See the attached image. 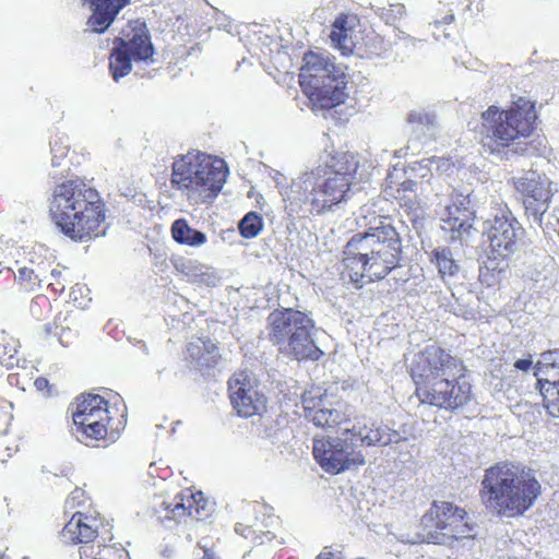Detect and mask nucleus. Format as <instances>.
Instances as JSON below:
<instances>
[{"mask_svg":"<svg viewBox=\"0 0 559 559\" xmlns=\"http://www.w3.org/2000/svg\"><path fill=\"white\" fill-rule=\"evenodd\" d=\"M358 156L350 152H336L323 165L300 174L282 192L292 212L322 215L347 202L353 193Z\"/></svg>","mask_w":559,"mask_h":559,"instance_id":"nucleus-1","label":"nucleus"},{"mask_svg":"<svg viewBox=\"0 0 559 559\" xmlns=\"http://www.w3.org/2000/svg\"><path fill=\"white\" fill-rule=\"evenodd\" d=\"M464 374L463 361L437 345L426 346L411 365L420 403L447 411L461 408L472 399V385Z\"/></svg>","mask_w":559,"mask_h":559,"instance_id":"nucleus-2","label":"nucleus"},{"mask_svg":"<svg viewBox=\"0 0 559 559\" xmlns=\"http://www.w3.org/2000/svg\"><path fill=\"white\" fill-rule=\"evenodd\" d=\"M402 240L391 224L352 236L343 249V264L356 287L384 278L401 262Z\"/></svg>","mask_w":559,"mask_h":559,"instance_id":"nucleus-3","label":"nucleus"},{"mask_svg":"<svg viewBox=\"0 0 559 559\" xmlns=\"http://www.w3.org/2000/svg\"><path fill=\"white\" fill-rule=\"evenodd\" d=\"M49 214L60 231L74 241L105 236L104 203L98 192L79 180L58 185L49 200Z\"/></svg>","mask_w":559,"mask_h":559,"instance_id":"nucleus-4","label":"nucleus"},{"mask_svg":"<svg viewBox=\"0 0 559 559\" xmlns=\"http://www.w3.org/2000/svg\"><path fill=\"white\" fill-rule=\"evenodd\" d=\"M540 493L542 486L532 468L498 463L485 471L479 496L488 512L511 519L522 516Z\"/></svg>","mask_w":559,"mask_h":559,"instance_id":"nucleus-5","label":"nucleus"},{"mask_svg":"<svg viewBox=\"0 0 559 559\" xmlns=\"http://www.w3.org/2000/svg\"><path fill=\"white\" fill-rule=\"evenodd\" d=\"M536 118L534 104L523 97L514 102L509 110L490 106L481 115L484 151L506 159L524 155L528 147L522 139L530 136Z\"/></svg>","mask_w":559,"mask_h":559,"instance_id":"nucleus-6","label":"nucleus"},{"mask_svg":"<svg viewBox=\"0 0 559 559\" xmlns=\"http://www.w3.org/2000/svg\"><path fill=\"white\" fill-rule=\"evenodd\" d=\"M228 175L222 159H213L202 152H188L177 157L171 166L170 186L190 203L199 204L215 198Z\"/></svg>","mask_w":559,"mask_h":559,"instance_id":"nucleus-7","label":"nucleus"},{"mask_svg":"<svg viewBox=\"0 0 559 559\" xmlns=\"http://www.w3.org/2000/svg\"><path fill=\"white\" fill-rule=\"evenodd\" d=\"M267 331L269 341L285 356L317 361L324 355L317 344L319 330L302 311L293 308L272 311L267 317Z\"/></svg>","mask_w":559,"mask_h":559,"instance_id":"nucleus-8","label":"nucleus"},{"mask_svg":"<svg viewBox=\"0 0 559 559\" xmlns=\"http://www.w3.org/2000/svg\"><path fill=\"white\" fill-rule=\"evenodd\" d=\"M304 60L299 80L314 106L330 109L345 103L348 80L344 69L322 53H306Z\"/></svg>","mask_w":559,"mask_h":559,"instance_id":"nucleus-9","label":"nucleus"},{"mask_svg":"<svg viewBox=\"0 0 559 559\" xmlns=\"http://www.w3.org/2000/svg\"><path fill=\"white\" fill-rule=\"evenodd\" d=\"M419 539L425 543L447 545L471 536L473 527L466 521V512L448 501H433L421 518Z\"/></svg>","mask_w":559,"mask_h":559,"instance_id":"nucleus-10","label":"nucleus"},{"mask_svg":"<svg viewBox=\"0 0 559 559\" xmlns=\"http://www.w3.org/2000/svg\"><path fill=\"white\" fill-rule=\"evenodd\" d=\"M123 36L115 38L110 53L109 69L115 81L131 72L132 61H147L154 55V47L144 22L134 21Z\"/></svg>","mask_w":559,"mask_h":559,"instance_id":"nucleus-11","label":"nucleus"},{"mask_svg":"<svg viewBox=\"0 0 559 559\" xmlns=\"http://www.w3.org/2000/svg\"><path fill=\"white\" fill-rule=\"evenodd\" d=\"M312 453L321 468L330 474H338L366 462L349 429L337 437L314 438Z\"/></svg>","mask_w":559,"mask_h":559,"instance_id":"nucleus-12","label":"nucleus"},{"mask_svg":"<svg viewBox=\"0 0 559 559\" xmlns=\"http://www.w3.org/2000/svg\"><path fill=\"white\" fill-rule=\"evenodd\" d=\"M513 185L521 195L525 215L531 223L540 227L545 234H550L551 230L556 231V227L551 223L544 225V217L555 193L554 183L546 175L530 170L522 176L514 177Z\"/></svg>","mask_w":559,"mask_h":559,"instance_id":"nucleus-13","label":"nucleus"},{"mask_svg":"<svg viewBox=\"0 0 559 559\" xmlns=\"http://www.w3.org/2000/svg\"><path fill=\"white\" fill-rule=\"evenodd\" d=\"M477 201L473 192L453 189L440 212L441 228L452 241H467L476 231Z\"/></svg>","mask_w":559,"mask_h":559,"instance_id":"nucleus-14","label":"nucleus"},{"mask_svg":"<svg viewBox=\"0 0 559 559\" xmlns=\"http://www.w3.org/2000/svg\"><path fill=\"white\" fill-rule=\"evenodd\" d=\"M488 223L487 235L493 257L488 258L489 261L486 267L492 271L497 269L501 271L503 267L499 266V262H496V260L498 258L504 259L516 251L518 243L524 235V229L508 210L501 211Z\"/></svg>","mask_w":559,"mask_h":559,"instance_id":"nucleus-15","label":"nucleus"},{"mask_svg":"<svg viewBox=\"0 0 559 559\" xmlns=\"http://www.w3.org/2000/svg\"><path fill=\"white\" fill-rule=\"evenodd\" d=\"M409 136L405 146L395 151V157L418 155L424 146L433 141L440 130L437 115L426 108L412 109L406 116Z\"/></svg>","mask_w":559,"mask_h":559,"instance_id":"nucleus-16","label":"nucleus"},{"mask_svg":"<svg viewBox=\"0 0 559 559\" xmlns=\"http://www.w3.org/2000/svg\"><path fill=\"white\" fill-rule=\"evenodd\" d=\"M229 399L234 409L242 417L261 415L266 397L258 390V381L247 371H239L228 381Z\"/></svg>","mask_w":559,"mask_h":559,"instance_id":"nucleus-17","label":"nucleus"},{"mask_svg":"<svg viewBox=\"0 0 559 559\" xmlns=\"http://www.w3.org/2000/svg\"><path fill=\"white\" fill-rule=\"evenodd\" d=\"M544 368H559V348L540 354L535 366V376H538ZM536 386L543 396L544 407L548 415L555 419V425L559 426V378L552 381L537 378Z\"/></svg>","mask_w":559,"mask_h":559,"instance_id":"nucleus-18","label":"nucleus"},{"mask_svg":"<svg viewBox=\"0 0 559 559\" xmlns=\"http://www.w3.org/2000/svg\"><path fill=\"white\" fill-rule=\"evenodd\" d=\"M356 447H386L405 441L406 438L395 429L381 421H372L362 427L354 426L352 429Z\"/></svg>","mask_w":559,"mask_h":559,"instance_id":"nucleus-19","label":"nucleus"},{"mask_svg":"<svg viewBox=\"0 0 559 559\" xmlns=\"http://www.w3.org/2000/svg\"><path fill=\"white\" fill-rule=\"evenodd\" d=\"M92 11L86 25L93 33H104L130 0H85Z\"/></svg>","mask_w":559,"mask_h":559,"instance_id":"nucleus-20","label":"nucleus"},{"mask_svg":"<svg viewBox=\"0 0 559 559\" xmlns=\"http://www.w3.org/2000/svg\"><path fill=\"white\" fill-rule=\"evenodd\" d=\"M163 509L167 512L166 516L178 520L188 514L197 520L206 518L210 513L209 503L203 501L202 492L188 495L187 497H176L174 501H163Z\"/></svg>","mask_w":559,"mask_h":559,"instance_id":"nucleus-21","label":"nucleus"},{"mask_svg":"<svg viewBox=\"0 0 559 559\" xmlns=\"http://www.w3.org/2000/svg\"><path fill=\"white\" fill-rule=\"evenodd\" d=\"M302 409L304 417L317 427L333 428L343 420L340 411L325 407L322 397L316 399L310 394L302 395Z\"/></svg>","mask_w":559,"mask_h":559,"instance_id":"nucleus-22","label":"nucleus"},{"mask_svg":"<svg viewBox=\"0 0 559 559\" xmlns=\"http://www.w3.org/2000/svg\"><path fill=\"white\" fill-rule=\"evenodd\" d=\"M97 520L81 512L72 515L61 532L64 544H86L97 536Z\"/></svg>","mask_w":559,"mask_h":559,"instance_id":"nucleus-23","label":"nucleus"},{"mask_svg":"<svg viewBox=\"0 0 559 559\" xmlns=\"http://www.w3.org/2000/svg\"><path fill=\"white\" fill-rule=\"evenodd\" d=\"M276 524L277 521L274 516L262 512L261 516H255L251 524L237 523L235 532L254 545H263L271 543L275 538V533L272 528Z\"/></svg>","mask_w":559,"mask_h":559,"instance_id":"nucleus-24","label":"nucleus"},{"mask_svg":"<svg viewBox=\"0 0 559 559\" xmlns=\"http://www.w3.org/2000/svg\"><path fill=\"white\" fill-rule=\"evenodd\" d=\"M73 421L109 423L108 402L97 394L83 396L72 415Z\"/></svg>","mask_w":559,"mask_h":559,"instance_id":"nucleus-25","label":"nucleus"},{"mask_svg":"<svg viewBox=\"0 0 559 559\" xmlns=\"http://www.w3.org/2000/svg\"><path fill=\"white\" fill-rule=\"evenodd\" d=\"M218 358V348L211 340L198 338L187 346L186 359L197 369L214 367Z\"/></svg>","mask_w":559,"mask_h":559,"instance_id":"nucleus-26","label":"nucleus"},{"mask_svg":"<svg viewBox=\"0 0 559 559\" xmlns=\"http://www.w3.org/2000/svg\"><path fill=\"white\" fill-rule=\"evenodd\" d=\"M429 260L437 267L440 278L447 285L459 278L461 265L449 247L442 246L432 249Z\"/></svg>","mask_w":559,"mask_h":559,"instance_id":"nucleus-27","label":"nucleus"},{"mask_svg":"<svg viewBox=\"0 0 559 559\" xmlns=\"http://www.w3.org/2000/svg\"><path fill=\"white\" fill-rule=\"evenodd\" d=\"M171 236L180 245L200 247L206 242V235L189 226L186 219H176L171 225Z\"/></svg>","mask_w":559,"mask_h":559,"instance_id":"nucleus-28","label":"nucleus"},{"mask_svg":"<svg viewBox=\"0 0 559 559\" xmlns=\"http://www.w3.org/2000/svg\"><path fill=\"white\" fill-rule=\"evenodd\" d=\"M73 435L76 440L90 445L94 441L107 438L109 423L73 421Z\"/></svg>","mask_w":559,"mask_h":559,"instance_id":"nucleus-29","label":"nucleus"},{"mask_svg":"<svg viewBox=\"0 0 559 559\" xmlns=\"http://www.w3.org/2000/svg\"><path fill=\"white\" fill-rule=\"evenodd\" d=\"M347 15H338L332 24L330 38L343 52H350L353 50V40L349 33L352 28L347 27Z\"/></svg>","mask_w":559,"mask_h":559,"instance_id":"nucleus-30","label":"nucleus"},{"mask_svg":"<svg viewBox=\"0 0 559 559\" xmlns=\"http://www.w3.org/2000/svg\"><path fill=\"white\" fill-rule=\"evenodd\" d=\"M29 262L34 264V266L20 267L16 277L20 282L29 283L31 288H34V286H40L43 282L48 281V275L44 262L35 264L33 259H29Z\"/></svg>","mask_w":559,"mask_h":559,"instance_id":"nucleus-31","label":"nucleus"},{"mask_svg":"<svg viewBox=\"0 0 559 559\" xmlns=\"http://www.w3.org/2000/svg\"><path fill=\"white\" fill-rule=\"evenodd\" d=\"M263 228L262 216L257 212L247 213L239 222L238 229L242 237L254 238Z\"/></svg>","mask_w":559,"mask_h":559,"instance_id":"nucleus-32","label":"nucleus"},{"mask_svg":"<svg viewBox=\"0 0 559 559\" xmlns=\"http://www.w3.org/2000/svg\"><path fill=\"white\" fill-rule=\"evenodd\" d=\"M187 275L190 276L194 282L204 284L206 286H216L219 282V277L213 271L212 267L206 265L189 266Z\"/></svg>","mask_w":559,"mask_h":559,"instance_id":"nucleus-33","label":"nucleus"},{"mask_svg":"<svg viewBox=\"0 0 559 559\" xmlns=\"http://www.w3.org/2000/svg\"><path fill=\"white\" fill-rule=\"evenodd\" d=\"M379 14L388 25H394L405 14V7L401 3L390 4L382 8Z\"/></svg>","mask_w":559,"mask_h":559,"instance_id":"nucleus-34","label":"nucleus"},{"mask_svg":"<svg viewBox=\"0 0 559 559\" xmlns=\"http://www.w3.org/2000/svg\"><path fill=\"white\" fill-rule=\"evenodd\" d=\"M51 147V165L53 167H59L61 165V159L67 156L68 153V144L64 143L62 138L55 139L50 142Z\"/></svg>","mask_w":559,"mask_h":559,"instance_id":"nucleus-35","label":"nucleus"},{"mask_svg":"<svg viewBox=\"0 0 559 559\" xmlns=\"http://www.w3.org/2000/svg\"><path fill=\"white\" fill-rule=\"evenodd\" d=\"M48 281L45 283L48 284L55 292L62 293L64 290V284L59 282V277L61 276V271L57 269H52L49 273L47 272Z\"/></svg>","mask_w":559,"mask_h":559,"instance_id":"nucleus-36","label":"nucleus"},{"mask_svg":"<svg viewBox=\"0 0 559 559\" xmlns=\"http://www.w3.org/2000/svg\"><path fill=\"white\" fill-rule=\"evenodd\" d=\"M533 366V360L531 358L518 359L514 362V367L518 370L527 371Z\"/></svg>","mask_w":559,"mask_h":559,"instance_id":"nucleus-37","label":"nucleus"},{"mask_svg":"<svg viewBox=\"0 0 559 559\" xmlns=\"http://www.w3.org/2000/svg\"><path fill=\"white\" fill-rule=\"evenodd\" d=\"M334 552L329 547H324L318 555L317 559H334Z\"/></svg>","mask_w":559,"mask_h":559,"instance_id":"nucleus-38","label":"nucleus"},{"mask_svg":"<svg viewBox=\"0 0 559 559\" xmlns=\"http://www.w3.org/2000/svg\"><path fill=\"white\" fill-rule=\"evenodd\" d=\"M416 186H417V182L414 180H409V179L404 180L401 183V188L403 191H414Z\"/></svg>","mask_w":559,"mask_h":559,"instance_id":"nucleus-39","label":"nucleus"},{"mask_svg":"<svg viewBox=\"0 0 559 559\" xmlns=\"http://www.w3.org/2000/svg\"><path fill=\"white\" fill-rule=\"evenodd\" d=\"M35 385L37 386L38 390H43L45 386L48 385V380L45 378H38L35 381Z\"/></svg>","mask_w":559,"mask_h":559,"instance_id":"nucleus-40","label":"nucleus"},{"mask_svg":"<svg viewBox=\"0 0 559 559\" xmlns=\"http://www.w3.org/2000/svg\"><path fill=\"white\" fill-rule=\"evenodd\" d=\"M201 559H217L215 555L209 549L204 548V554Z\"/></svg>","mask_w":559,"mask_h":559,"instance_id":"nucleus-41","label":"nucleus"},{"mask_svg":"<svg viewBox=\"0 0 559 559\" xmlns=\"http://www.w3.org/2000/svg\"><path fill=\"white\" fill-rule=\"evenodd\" d=\"M453 20H454V15L453 14H450V15L444 17V22L445 23H451Z\"/></svg>","mask_w":559,"mask_h":559,"instance_id":"nucleus-42","label":"nucleus"},{"mask_svg":"<svg viewBox=\"0 0 559 559\" xmlns=\"http://www.w3.org/2000/svg\"><path fill=\"white\" fill-rule=\"evenodd\" d=\"M420 169H424L425 171L420 174L421 177H426L427 173L429 171V169L426 167V166H423L420 164Z\"/></svg>","mask_w":559,"mask_h":559,"instance_id":"nucleus-43","label":"nucleus"},{"mask_svg":"<svg viewBox=\"0 0 559 559\" xmlns=\"http://www.w3.org/2000/svg\"><path fill=\"white\" fill-rule=\"evenodd\" d=\"M335 559V558H334ZM336 559H342V558H336Z\"/></svg>","mask_w":559,"mask_h":559,"instance_id":"nucleus-44","label":"nucleus"}]
</instances>
